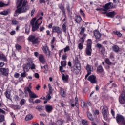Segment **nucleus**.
Masks as SVG:
<instances>
[{"mask_svg": "<svg viewBox=\"0 0 125 125\" xmlns=\"http://www.w3.org/2000/svg\"><path fill=\"white\" fill-rule=\"evenodd\" d=\"M17 9L15 11L14 16L16 17L18 16V14L27 12V10H29V5L28 4V1L27 0H16Z\"/></svg>", "mask_w": 125, "mask_h": 125, "instance_id": "nucleus-1", "label": "nucleus"}, {"mask_svg": "<svg viewBox=\"0 0 125 125\" xmlns=\"http://www.w3.org/2000/svg\"><path fill=\"white\" fill-rule=\"evenodd\" d=\"M39 16H40V14H38L37 16L32 18L30 21V25L32 26L33 32L38 31L40 28V26H41L42 23V19H43V18L40 17L37 19Z\"/></svg>", "mask_w": 125, "mask_h": 125, "instance_id": "nucleus-2", "label": "nucleus"}, {"mask_svg": "<svg viewBox=\"0 0 125 125\" xmlns=\"http://www.w3.org/2000/svg\"><path fill=\"white\" fill-rule=\"evenodd\" d=\"M92 41L91 39H88L87 41L86 47L85 50V53L88 56H91L92 53Z\"/></svg>", "mask_w": 125, "mask_h": 125, "instance_id": "nucleus-3", "label": "nucleus"}, {"mask_svg": "<svg viewBox=\"0 0 125 125\" xmlns=\"http://www.w3.org/2000/svg\"><path fill=\"white\" fill-rule=\"evenodd\" d=\"M27 40L29 42H31L32 44H38V43L40 42V41H39V38L36 37L35 35H30Z\"/></svg>", "mask_w": 125, "mask_h": 125, "instance_id": "nucleus-4", "label": "nucleus"}, {"mask_svg": "<svg viewBox=\"0 0 125 125\" xmlns=\"http://www.w3.org/2000/svg\"><path fill=\"white\" fill-rule=\"evenodd\" d=\"M119 101L120 104H125V92L123 91L121 95L119 96Z\"/></svg>", "mask_w": 125, "mask_h": 125, "instance_id": "nucleus-5", "label": "nucleus"}, {"mask_svg": "<svg viewBox=\"0 0 125 125\" xmlns=\"http://www.w3.org/2000/svg\"><path fill=\"white\" fill-rule=\"evenodd\" d=\"M9 69L5 68H0V74L3 76H8Z\"/></svg>", "mask_w": 125, "mask_h": 125, "instance_id": "nucleus-6", "label": "nucleus"}, {"mask_svg": "<svg viewBox=\"0 0 125 125\" xmlns=\"http://www.w3.org/2000/svg\"><path fill=\"white\" fill-rule=\"evenodd\" d=\"M112 2H109L105 4V5H103L102 7L104 9V11H108L109 9H112Z\"/></svg>", "mask_w": 125, "mask_h": 125, "instance_id": "nucleus-7", "label": "nucleus"}, {"mask_svg": "<svg viewBox=\"0 0 125 125\" xmlns=\"http://www.w3.org/2000/svg\"><path fill=\"white\" fill-rule=\"evenodd\" d=\"M124 119H125V118L124 117V116H123V115H120L119 114H117V116H116L117 123H118V124H120V123H122V121L124 120Z\"/></svg>", "mask_w": 125, "mask_h": 125, "instance_id": "nucleus-8", "label": "nucleus"}, {"mask_svg": "<svg viewBox=\"0 0 125 125\" xmlns=\"http://www.w3.org/2000/svg\"><path fill=\"white\" fill-rule=\"evenodd\" d=\"M88 81H89L91 83H97L96 77L94 75H90L88 78Z\"/></svg>", "mask_w": 125, "mask_h": 125, "instance_id": "nucleus-9", "label": "nucleus"}, {"mask_svg": "<svg viewBox=\"0 0 125 125\" xmlns=\"http://www.w3.org/2000/svg\"><path fill=\"white\" fill-rule=\"evenodd\" d=\"M42 50L44 53H45L47 56H48V57L50 56V51H49V49H48L47 46H43L42 48Z\"/></svg>", "mask_w": 125, "mask_h": 125, "instance_id": "nucleus-10", "label": "nucleus"}, {"mask_svg": "<svg viewBox=\"0 0 125 125\" xmlns=\"http://www.w3.org/2000/svg\"><path fill=\"white\" fill-rule=\"evenodd\" d=\"M39 61H40L41 63L42 64H44L46 62V61H45V58H44V56L43 55L40 54L39 57Z\"/></svg>", "mask_w": 125, "mask_h": 125, "instance_id": "nucleus-11", "label": "nucleus"}, {"mask_svg": "<svg viewBox=\"0 0 125 125\" xmlns=\"http://www.w3.org/2000/svg\"><path fill=\"white\" fill-rule=\"evenodd\" d=\"M62 80L64 83H68V80H69V75L67 74H64V73H62Z\"/></svg>", "mask_w": 125, "mask_h": 125, "instance_id": "nucleus-12", "label": "nucleus"}, {"mask_svg": "<svg viewBox=\"0 0 125 125\" xmlns=\"http://www.w3.org/2000/svg\"><path fill=\"white\" fill-rule=\"evenodd\" d=\"M117 14V13L115 11L109 12L107 13V17L109 18H114L115 16Z\"/></svg>", "mask_w": 125, "mask_h": 125, "instance_id": "nucleus-13", "label": "nucleus"}, {"mask_svg": "<svg viewBox=\"0 0 125 125\" xmlns=\"http://www.w3.org/2000/svg\"><path fill=\"white\" fill-rule=\"evenodd\" d=\"M80 37H81V38L79 41H83V42H84V40H85V38L86 37V34H85L84 32H80Z\"/></svg>", "mask_w": 125, "mask_h": 125, "instance_id": "nucleus-14", "label": "nucleus"}, {"mask_svg": "<svg viewBox=\"0 0 125 125\" xmlns=\"http://www.w3.org/2000/svg\"><path fill=\"white\" fill-rule=\"evenodd\" d=\"M23 69L24 70V72H29V71L31 69V67L29 66V64L26 63L23 64Z\"/></svg>", "mask_w": 125, "mask_h": 125, "instance_id": "nucleus-15", "label": "nucleus"}, {"mask_svg": "<svg viewBox=\"0 0 125 125\" xmlns=\"http://www.w3.org/2000/svg\"><path fill=\"white\" fill-rule=\"evenodd\" d=\"M59 7L60 9H61V10L62 11L63 16L66 18V12H65V8L64 7V6H63L62 4H61L59 5Z\"/></svg>", "mask_w": 125, "mask_h": 125, "instance_id": "nucleus-16", "label": "nucleus"}, {"mask_svg": "<svg viewBox=\"0 0 125 125\" xmlns=\"http://www.w3.org/2000/svg\"><path fill=\"white\" fill-rule=\"evenodd\" d=\"M45 110L47 113H51L52 110H53V107L52 105H46Z\"/></svg>", "mask_w": 125, "mask_h": 125, "instance_id": "nucleus-17", "label": "nucleus"}, {"mask_svg": "<svg viewBox=\"0 0 125 125\" xmlns=\"http://www.w3.org/2000/svg\"><path fill=\"white\" fill-rule=\"evenodd\" d=\"M4 94L7 99H9V100H11V93L10 92V91L7 90L4 93Z\"/></svg>", "mask_w": 125, "mask_h": 125, "instance_id": "nucleus-18", "label": "nucleus"}, {"mask_svg": "<svg viewBox=\"0 0 125 125\" xmlns=\"http://www.w3.org/2000/svg\"><path fill=\"white\" fill-rule=\"evenodd\" d=\"M75 21L77 24L81 23V22H82V17H81L80 15H76L75 17Z\"/></svg>", "mask_w": 125, "mask_h": 125, "instance_id": "nucleus-19", "label": "nucleus"}, {"mask_svg": "<svg viewBox=\"0 0 125 125\" xmlns=\"http://www.w3.org/2000/svg\"><path fill=\"white\" fill-rule=\"evenodd\" d=\"M79 41L80 42H81L78 44V47L80 50H82L83 48V43L84 42V41H83V40Z\"/></svg>", "mask_w": 125, "mask_h": 125, "instance_id": "nucleus-20", "label": "nucleus"}, {"mask_svg": "<svg viewBox=\"0 0 125 125\" xmlns=\"http://www.w3.org/2000/svg\"><path fill=\"white\" fill-rule=\"evenodd\" d=\"M60 93L62 97H66V91H65L64 89L61 88L60 90Z\"/></svg>", "mask_w": 125, "mask_h": 125, "instance_id": "nucleus-21", "label": "nucleus"}, {"mask_svg": "<svg viewBox=\"0 0 125 125\" xmlns=\"http://www.w3.org/2000/svg\"><path fill=\"white\" fill-rule=\"evenodd\" d=\"M28 64V65L30 67V69L31 70H35L36 69V65L34 63H33V61H30L29 62L27 63Z\"/></svg>", "mask_w": 125, "mask_h": 125, "instance_id": "nucleus-22", "label": "nucleus"}, {"mask_svg": "<svg viewBox=\"0 0 125 125\" xmlns=\"http://www.w3.org/2000/svg\"><path fill=\"white\" fill-rule=\"evenodd\" d=\"M94 35L97 40H99L101 37V34L99 32H94Z\"/></svg>", "mask_w": 125, "mask_h": 125, "instance_id": "nucleus-23", "label": "nucleus"}, {"mask_svg": "<svg viewBox=\"0 0 125 125\" xmlns=\"http://www.w3.org/2000/svg\"><path fill=\"white\" fill-rule=\"evenodd\" d=\"M102 113L103 115L108 114V107H107V106H106L105 105H104L103 106Z\"/></svg>", "mask_w": 125, "mask_h": 125, "instance_id": "nucleus-24", "label": "nucleus"}, {"mask_svg": "<svg viewBox=\"0 0 125 125\" xmlns=\"http://www.w3.org/2000/svg\"><path fill=\"white\" fill-rule=\"evenodd\" d=\"M112 49L113 51H114V52H119L120 48L117 45H114L112 47Z\"/></svg>", "mask_w": 125, "mask_h": 125, "instance_id": "nucleus-25", "label": "nucleus"}, {"mask_svg": "<svg viewBox=\"0 0 125 125\" xmlns=\"http://www.w3.org/2000/svg\"><path fill=\"white\" fill-rule=\"evenodd\" d=\"M29 97L30 98H38V96L34 92L31 91L29 94Z\"/></svg>", "mask_w": 125, "mask_h": 125, "instance_id": "nucleus-26", "label": "nucleus"}, {"mask_svg": "<svg viewBox=\"0 0 125 125\" xmlns=\"http://www.w3.org/2000/svg\"><path fill=\"white\" fill-rule=\"evenodd\" d=\"M87 118L90 120V121H94V118L90 112H88L87 113Z\"/></svg>", "mask_w": 125, "mask_h": 125, "instance_id": "nucleus-27", "label": "nucleus"}, {"mask_svg": "<svg viewBox=\"0 0 125 125\" xmlns=\"http://www.w3.org/2000/svg\"><path fill=\"white\" fill-rule=\"evenodd\" d=\"M81 106L82 108H88V105H87V104L85 103V101H82L81 103Z\"/></svg>", "mask_w": 125, "mask_h": 125, "instance_id": "nucleus-28", "label": "nucleus"}, {"mask_svg": "<svg viewBox=\"0 0 125 125\" xmlns=\"http://www.w3.org/2000/svg\"><path fill=\"white\" fill-rule=\"evenodd\" d=\"M31 89H32L29 88V87H25L24 88V93L25 94L28 95V93L29 94L30 93V92L32 91V90H31Z\"/></svg>", "mask_w": 125, "mask_h": 125, "instance_id": "nucleus-29", "label": "nucleus"}, {"mask_svg": "<svg viewBox=\"0 0 125 125\" xmlns=\"http://www.w3.org/2000/svg\"><path fill=\"white\" fill-rule=\"evenodd\" d=\"M52 32H60V28L58 26H53L52 27Z\"/></svg>", "mask_w": 125, "mask_h": 125, "instance_id": "nucleus-30", "label": "nucleus"}, {"mask_svg": "<svg viewBox=\"0 0 125 125\" xmlns=\"http://www.w3.org/2000/svg\"><path fill=\"white\" fill-rule=\"evenodd\" d=\"M34 117L31 114H28L26 115L25 117V121H30V120H32Z\"/></svg>", "mask_w": 125, "mask_h": 125, "instance_id": "nucleus-31", "label": "nucleus"}, {"mask_svg": "<svg viewBox=\"0 0 125 125\" xmlns=\"http://www.w3.org/2000/svg\"><path fill=\"white\" fill-rule=\"evenodd\" d=\"M0 60H2V61H6V57L3 54H0Z\"/></svg>", "mask_w": 125, "mask_h": 125, "instance_id": "nucleus-32", "label": "nucleus"}, {"mask_svg": "<svg viewBox=\"0 0 125 125\" xmlns=\"http://www.w3.org/2000/svg\"><path fill=\"white\" fill-rule=\"evenodd\" d=\"M36 109L38 110L39 112H42V111H43V109H44V107L42 106H37L36 107Z\"/></svg>", "mask_w": 125, "mask_h": 125, "instance_id": "nucleus-33", "label": "nucleus"}, {"mask_svg": "<svg viewBox=\"0 0 125 125\" xmlns=\"http://www.w3.org/2000/svg\"><path fill=\"white\" fill-rule=\"evenodd\" d=\"M62 29L63 32H66L67 30V23L64 22V24L62 25Z\"/></svg>", "mask_w": 125, "mask_h": 125, "instance_id": "nucleus-34", "label": "nucleus"}, {"mask_svg": "<svg viewBox=\"0 0 125 125\" xmlns=\"http://www.w3.org/2000/svg\"><path fill=\"white\" fill-rule=\"evenodd\" d=\"M97 70L98 73H102V72H103V68L102 67V66L99 65L98 66Z\"/></svg>", "mask_w": 125, "mask_h": 125, "instance_id": "nucleus-35", "label": "nucleus"}, {"mask_svg": "<svg viewBox=\"0 0 125 125\" xmlns=\"http://www.w3.org/2000/svg\"><path fill=\"white\" fill-rule=\"evenodd\" d=\"M71 71L76 75H78L79 73L80 72V69H78V68H73V69H71Z\"/></svg>", "mask_w": 125, "mask_h": 125, "instance_id": "nucleus-36", "label": "nucleus"}, {"mask_svg": "<svg viewBox=\"0 0 125 125\" xmlns=\"http://www.w3.org/2000/svg\"><path fill=\"white\" fill-rule=\"evenodd\" d=\"M105 63H106V64H107V65H112V64L113 65H115V63H112V62H111V61H110V59L106 58L105 60Z\"/></svg>", "mask_w": 125, "mask_h": 125, "instance_id": "nucleus-37", "label": "nucleus"}, {"mask_svg": "<svg viewBox=\"0 0 125 125\" xmlns=\"http://www.w3.org/2000/svg\"><path fill=\"white\" fill-rule=\"evenodd\" d=\"M61 65L62 67H66L67 65V61H62L61 62Z\"/></svg>", "mask_w": 125, "mask_h": 125, "instance_id": "nucleus-38", "label": "nucleus"}, {"mask_svg": "<svg viewBox=\"0 0 125 125\" xmlns=\"http://www.w3.org/2000/svg\"><path fill=\"white\" fill-rule=\"evenodd\" d=\"M86 70H87V72H90V73H91V65L87 64L86 67Z\"/></svg>", "mask_w": 125, "mask_h": 125, "instance_id": "nucleus-39", "label": "nucleus"}, {"mask_svg": "<svg viewBox=\"0 0 125 125\" xmlns=\"http://www.w3.org/2000/svg\"><path fill=\"white\" fill-rule=\"evenodd\" d=\"M81 15H82L84 18H85V14H84V12L82 9H80L79 11Z\"/></svg>", "mask_w": 125, "mask_h": 125, "instance_id": "nucleus-40", "label": "nucleus"}, {"mask_svg": "<svg viewBox=\"0 0 125 125\" xmlns=\"http://www.w3.org/2000/svg\"><path fill=\"white\" fill-rule=\"evenodd\" d=\"M75 66L76 69H78V70H81V68L80 63H79V62L76 63Z\"/></svg>", "mask_w": 125, "mask_h": 125, "instance_id": "nucleus-41", "label": "nucleus"}, {"mask_svg": "<svg viewBox=\"0 0 125 125\" xmlns=\"http://www.w3.org/2000/svg\"><path fill=\"white\" fill-rule=\"evenodd\" d=\"M48 88L50 94H52V91H53V90L52 89V87H51V85H50V84H48Z\"/></svg>", "mask_w": 125, "mask_h": 125, "instance_id": "nucleus-42", "label": "nucleus"}, {"mask_svg": "<svg viewBox=\"0 0 125 125\" xmlns=\"http://www.w3.org/2000/svg\"><path fill=\"white\" fill-rule=\"evenodd\" d=\"M15 48L17 50H21L22 49V46L18 44H16Z\"/></svg>", "mask_w": 125, "mask_h": 125, "instance_id": "nucleus-43", "label": "nucleus"}, {"mask_svg": "<svg viewBox=\"0 0 125 125\" xmlns=\"http://www.w3.org/2000/svg\"><path fill=\"white\" fill-rule=\"evenodd\" d=\"M25 103H26V100L24 99H21V101L20 102V104L21 106L24 105Z\"/></svg>", "mask_w": 125, "mask_h": 125, "instance_id": "nucleus-44", "label": "nucleus"}, {"mask_svg": "<svg viewBox=\"0 0 125 125\" xmlns=\"http://www.w3.org/2000/svg\"><path fill=\"white\" fill-rule=\"evenodd\" d=\"M12 23L13 25H17V24H18L19 22L18 21H17L16 19H14L12 21Z\"/></svg>", "mask_w": 125, "mask_h": 125, "instance_id": "nucleus-45", "label": "nucleus"}, {"mask_svg": "<svg viewBox=\"0 0 125 125\" xmlns=\"http://www.w3.org/2000/svg\"><path fill=\"white\" fill-rule=\"evenodd\" d=\"M0 14H1V15H7V14H8V11H3L1 12Z\"/></svg>", "mask_w": 125, "mask_h": 125, "instance_id": "nucleus-46", "label": "nucleus"}, {"mask_svg": "<svg viewBox=\"0 0 125 125\" xmlns=\"http://www.w3.org/2000/svg\"><path fill=\"white\" fill-rule=\"evenodd\" d=\"M82 124L83 125H88V121L86 120H83L82 121Z\"/></svg>", "mask_w": 125, "mask_h": 125, "instance_id": "nucleus-47", "label": "nucleus"}, {"mask_svg": "<svg viewBox=\"0 0 125 125\" xmlns=\"http://www.w3.org/2000/svg\"><path fill=\"white\" fill-rule=\"evenodd\" d=\"M4 115H0V123H2V122H4Z\"/></svg>", "mask_w": 125, "mask_h": 125, "instance_id": "nucleus-48", "label": "nucleus"}, {"mask_svg": "<svg viewBox=\"0 0 125 125\" xmlns=\"http://www.w3.org/2000/svg\"><path fill=\"white\" fill-rule=\"evenodd\" d=\"M8 5V4H4L2 2H0V7H4V6H7Z\"/></svg>", "mask_w": 125, "mask_h": 125, "instance_id": "nucleus-49", "label": "nucleus"}, {"mask_svg": "<svg viewBox=\"0 0 125 125\" xmlns=\"http://www.w3.org/2000/svg\"><path fill=\"white\" fill-rule=\"evenodd\" d=\"M13 107L14 110H20V106L18 105H13Z\"/></svg>", "mask_w": 125, "mask_h": 125, "instance_id": "nucleus-50", "label": "nucleus"}, {"mask_svg": "<svg viewBox=\"0 0 125 125\" xmlns=\"http://www.w3.org/2000/svg\"><path fill=\"white\" fill-rule=\"evenodd\" d=\"M70 49L69 46H66L64 48V52L66 53L67 51H70Z\"/></svg>", "mask_w": 125, "mask_h": 125, "instance_id": "nucleus-51", "label": "nucleus"}, {"mask_svg": "<svg viewBox=\"0 0 125 125\" xmlns=\"http://www.w3.org/2000/svg\"><path fill=\"white\" fill-rule=\"evenodd\" d=\"M113 34L116 35L118 37H122V34L120 32H114Z\"/></svg>", "mask_w": 125, "mask_h": 125, "instance_id": "nucleus-52", "label": "nucleus"}, {"mask_svg": "<svg viewBox=\"0 0 125 125\" xmlns=\"http://www.w3.org/2000/svg\"><path fill=\"white\" fill-rule=\"evenodd\" d=\"M66 9L68 13H70V12H71V10L70 9V4H68L66 5Z\"/></svg>", "mask_w": 125, "mask_h": 125, "instance_id": "nucleus-53", "label": "nucleus"}, {"mask_svg": "<svg viewBox=\"0 0 125 125\" xmlns=\"http://www.w3.org/2000/svg\"><path fill=\"white\" fill-rule=\"evenodd\" d=\"M63 67L64 66H61L59 67V70L60 72H62V73H64L65 72V70L63 69Z\"/></svg>", "mask_w": 125, "mask_h": 125, "instance_id": "nucleus-54", "label": "nucleus"}, {"mask_svg": "<svg viewBox=\"0 0 125 125\" xmlns=\"http://www.w3.org/2000/svg\"><path fill=\"white\" fill-rule=\"evenodd\" d=\"M62 60H65V59H67V54H63L62 57Z\"/></svg>", "mask_w": 125, "mask_h": 125, "instance_id": "nucleus-55", "label": "nucleus"}, {"mask_svg": "<svg viewBox=\"0 0 125 125\" xmlns=\"http://www.w3.org/2000/svg\"><path fill=\"white\" fill-rule=\"evenodd\" d=\"M26 71H24V72L21 73V78H25L26 77Z\"/></svg>", "mask_w": 125, "mask_h": 125, "instance_id": "nucleus-56", "label": "nucleus"}, {"mask_svg": "<svg viewBox=\"0 0 125 125\" xmlns=\"http://www.w3.org/2000/svg\"><path fill=\"white\" fill-rule=\"evenodd\" d=\"M14 98L16 101H19V100H20V98H19L17 95H15Z\"/></svg>", "mask_w": 125, "mask_h": 125, "instance_id": "nucleus-57", "label": "nucleus"}, {"mask_svg": "<svg viewBox=\"0 0 125 125\" xmlns=\"http://www.w3.org/2000/svg\"><path fill=\"white\" fill-rule=\"evenodd\" d=\"M46 98L47 100H50V99H51V96H50V94H48L46 95Z\"/></svg>", "mask_w": 125, "mask_h": 125, "instance_id": "nucleus-58", "label": "nucleus"}, {"mask_svg": "<svg viewBox=\"0 0 125 125\" xmlns=\"http://www.w3.org/2000/svg\"><path fill=\"white\" fill-rule=\"evenodd\" d=\"M97 47H98L99 49L100 50L103 48V46L99 43L97 44Z\"/></svg>", "mask_w": 125, "mask_h": 125, "instance_id": "nucleus-59", "label": "nucleus"}, {"mask_svg": "<svg viewBox=\"0 0 125 125\" xmlns=\"http://www.w3.org/2000/svg\"><path fill=\"white\" fill-rule=\"evenodd\" d=\"M0 114H3L4 115H5L6 112L3 110V109L0 108Z\"/></svg>", "mask_w": 125, "mask_h": 125, "instance_id": "nucleus-60", "label": "nucleus"}, {"mask_svg": "<svg viewBox=\"0 0 125 125\" xmlns=\"http://www.w3.org/2000/svg\"><path fill=\"white\" fill-rule=\"evenodd\" d=\"M103 116L104 120H105V121H108V116H107V114H103Z\"/></svg>", "mask_w": 125, "mask_h": 125, "instance_id": "nucleus-61", "label": "nucleus"}, {"mask_svg": "<svg viewBox=\"0 0 125 125\" xmlns=\"http://www.w3.org/2000/svg\"><path fill=\"white\" fill-rule=\"evenodd\" d=\"M96 10L99 11H105L104 8H97Z\"/></svg>", "mask_w": 125, "mask_h": 125, "instance_id": "nucleus-62", "label": "nucleus"}, {"mask_svg": "<svg viewBox=\"0 0 125 125\" xmlns=\"http://www.w3.org/2000/svg\"><path fill=\"white\" fill-rule=\"evenodd\" d=\"M117 8V5L114 4L113 3L111 4V9H113V8Z\"/></svg>", "mask_w": 125, "mask_h": 125, "instance_id": "nucleus-63", "label": "nucleus"}, {"mask_svg": "<svg viewBox=\"0 0 125 125\" xmlns=\"http://www.w3.org/2000/svg\"><path fill=\"white\" fill-rule=\"evenodd\" d=\"M110 59H112L113 61H114V54L113 53H110Z\"/></svg>", "mask_w": 125, "mask_h": 125, "instance_id": "nucleus-64", "label": "nucleus"}]
</instances>
